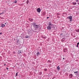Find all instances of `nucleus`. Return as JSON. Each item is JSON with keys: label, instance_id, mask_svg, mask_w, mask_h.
I'll use <instances>...</instances> for the list:
<instances>
[{"label": "nucleus", "instance_id": "bb28decb", "mask_svg": "<svg viewBox=\"0 0 79 79\" xmlns=\"http://www.w3.org/2000/svg\"><path fill=\"white\" fill-rule=\"evenodd\" d=\"M77 4L78 5H79V3H78Z\"/></svg>", "mask_w": 79, "mask_h": 79}, {"label": "nucleus", "instance_id": "b1692460", "mask_svg": "<svg viewBox=\"0 0 79 79\" xmlns=\"http://www.w3.org/2000/svg\"><path fill=\"white\" fill-rule=\"evenodd\" d=\"M63 60H64V58H63Z\"/></svg>", "mask_w": 79, "mask_h": 79}, {"label": "nucleus", "instance_id": "a878e982", "mask_svg": "<svg viewBox=\"0 0 79 79\" xmlns=\"http://www.w3.org/2000/svg\"><path fill=\"white\" fill-rule=\"evenodd\" d=\"M6 69L7 70L8 69V68H7Z\"/></svg>", "mask_w": 79, "mask_h": 79}, {"label": "nucleus", "instance_id": "9d476101", "mask_svg": "<svg viewBox=\"0 0 79 79\" xmlns=\"http://www.w3.org/2000/svg\"><path fill=\"white\" fill-rule=\"evenodd\" d=\"M79 45V42H78V43H77V45L76 46L77 47H79V46H78Z\"/></svg>", "mask_w": 79, "mask_h": 79}, {"label": "nucleus", "instance_id": "f8f14e48", "mask_svg": "<svg viewBox=\"0 0 79 79\" xmlns=\"http://www.w3.org/2000/svg\"><path fill=\"white\" fill-rule=\"evenodd\" d=\"M73 5H76L77 3H76V2H74V3L73 2Z\"/></svg>", "mask_w": 79, "mask_h": 79}, {"label": "nucleus", "instance_id": "cd10ccee", "mask_svg": "<svg viewBox=\"0 0 79 79\" xmlns=\"http://www.w3.org/2000/svg\"><path fill=\"white\" fill-rule=\"evenodd\" d=\"M0 15H1V14L0 13Z\"/></svg>", "mask_w": 79, "mask_h": 79}, {"label": "nucleus", "instance_id": "a211bd4d", "mask_svg": "<svg viewBox=\"0 0 79 79\" xmlns=\"http://www.w3.org/2000/svg\"><path fill=\"white\" fill-rule=\"evenodd\" d=\"M28 37H29V36H26L25 37V38H28Z\"/></svg>", "mask_w": 79, "mask_h": 79}, {"label": "nucleus", "instance_id": "4468645a", "mask_svg": "<svg viewBox=\"0 0 79 79\" xmlns=\"http://www.w3.org/2000/svg\"><path fill=\"white\" fill-rule=\"evenodd\" d=\"M18 72L17 73H16V75H15V76H18Z\"/></svg>", "mask_w": 79, "mask_h": 79}, {"label": "nucleus", "instance_id": "f257e3e1", "mask_svg": "<svg viewBox=\"0 0 79 79\" xmlns=\"http://www.w3.org/2000/svg\"><path fill=\"white\" fill-rule=\"evenodd\" d=\"M33 26L35 29H38L40 27V25H37L35 23H34L33 24Z\"/></svg>", "mask_w": 79, "mask_h": 79}, {"label": "nucleus", "instance_id": "f3484780", "mask_svg": "<svg viewBox=\"0 0 79 79\" xmlns=\"http://www.w3.org/2000/svg\"><path fill=\"white\" fill-rule=\"evenodd\" d=\"M78 73V71H76V72H74V73L75 74H76V73Z\"/></svg>", "mask_w": 79, "mask_h": 79}, {"label": "nucleus", "instance_id": "ddd939ff", "mask_svg": "<svg viewBox=\"0 0 79 79\" xmlns=\"http://www.w3.org/2000/svg\"><path fill=\"white\" fill-rule=\"evenodd\" d=\"M44 71H47V69H44Z\"/></svg>", "mask_w": 79, "mask_h": 79}, {"label": "nucleus", "instance_id": "7ed1b4c3", "mask_svg": "<svg viewBox=\"0 0 79 79\" xmlns=\"http://www.w3.org/2000/svg\"><path fill=\"white\" fill-rule=\"evenodd\" d=\"M67 19H69L70 21H72V19L73 18V17L72 16H70L67 18Z\"/></svg>", "mask_w": 79, "mask_h": 79}, {"label": "nucleus", "instance_id": "423d86ee", "mask_svg": "<svg viewBox=\"0 0 79 79\" xmlns=\"http://www.w3.org/2000/svg\"><path fill=\"white\" fill-rule=\"evenodd\" d=\"M29 20H30V21L31 22H32V21H33V19L30 18L29 19Z\"/></svg>", "mask_w": 79, "mask_h": 79}, {"label": "nucleus", "instance_id": "4be33fe9", "mask_svg": "<svg viewBox=\"0 0 79 79\" xmlns=\"http://www.w3.org/2000/svg\"><path fill=\"white\" fill-rule=\"evenodd\" d=\"M44 15H45V13L44 12Z\"/></svg>", "mask_w": 79, "mask_h": 79}, {"label": "nucleus", "instance_id": "dca6fc26", "mask_svg": "<svg viewBox=\"0 0 79 79\" xmlns=\"http://www.w3.org/2000/svg\"><path fill=\"white\" fill-rule=\"evenodd\" d=\"M29 3V0H27V4H28Z\"/></svg>", "mask_w": 79, "mask_h": 79}, {"label": "nucleus", "instance_id": "f03ea898", "mask_svg": "<svg viewBox=\"0 0 79 79\" xmlns=\"http://www.w3.org/2000/svg\"><path fill=\"white\" fill-rule=\"evenodd\" d=\"M52 26H53V24H52L51 23H49V25L47 27V29L49 30L51 29V28H52Z\"/></svg>", "mask_w": 79, "mask_h": 79}, {"label": "nucleus", "instance_id": "c85d7f7f", "mask_svg": "<svg viewBox=\"0 0 79 79\" xmlns=\"http://www.w3.org/2000/svg\"><path fill=\"white\" fill-rule=\"evenodd\" d=\"M5 24H6V23H5Z\"/></svg>", "mask_w": 79, "mask_h": 79}, {"label": "nucleus", "instance_id": "5701e85b", "mask_svg": "<svg viewBox=\"0 0 79 79\" xmlns=\"http://www.w3.org/2000/svg\"><path fill=\"white\" fill-rule=\"evenodd\" d=\"M48 18H49V17H47V19H48Z\"/></svg>", "mask_w": 79, "mask_h": 79}, {"label": "nucleus", "instance_id": "6e6552de", "mask_svg": "<svg viewBox=\"0 0 79 79\" xmlns=\"http://www.w3.org/2000/svg\"><path fill=\"white\" fill-rule=\"evenodd\" d=\"M62 35H63V36H62V37H65V35H66V34H64L63 33H62Z\"/></svg>", "mask_w": 79, "mask_h": 79}, {"label": "nucleus", "instance_id": "aec40b11", "mask_svg": "<svg viewBox=\"0 0 79 79\" xmlns=\"http://www.w3.org/2000/svg\"><path fill=\"white\" fill-rule=\"evenodd\" d=\"M76 31H77V32H79V30H76Z\"/></svg>", "mask_w": 79, "mask_h": 79}, {"label": "nucleus", "instance_id": "0eeeda50", "mask_svg": "<svg viewBox=\"0 0 79 79\" xmlns=\"http://www.w3.org/2000/svg\"><path fill=\"white\" fill-rule=\"evenodd\" d=\"M69 76H70V77L71 78H72V77H73V74H71L69 75Z\"/></svg>", "mask_w": 79, "mask_h": 79}, {"label": "nucleus", "instance_id": "393cba45", "mask_svg": "<svg viewBox=\"0 0 79 79\" xmlns=\"http://www.w3.org/2000/svg\"><path fill=\"white\" fill-rule=\"evenodd\" d=\"M4 66H6V64H4Z\"/></svg>", "mask_w": 79, "mask_h": 79}, {"label": "nucleus", "instance_id": "1a4fd4ad", "mask_svg": "<svg viewBox=\"0 0 79 79\" xmlns=\"http://www.w3.org/2000/svg\"><path fill=\"white\" fill-rule=\"evenodd\" d=\"M39 55H40V53H39V52H37V56H39Z\"/></svg>", "mask_w": 79, "mask_h": 79}, {"label": "nucleus", "instance_id": "9b49d317", "mask_svg": "<svg viewBox=\"0 0 79 79\" xmlns=\"http://www.w3.org/2000/svg\"><path fill=\"white\" fill-rule=\"evenodd\" d=\"M57 69H58V70H60V67L59 66H57Z\"/></svg>", "mask_w": 79, "mask_h": 79}, {"label": "nucleus", "instance_id": "20e7f679", "mask_svg": "<svg viewBox=\"0 0 79 79\" xmlns=\"http://www.w3.org/2000/svg\"><path fill=\"white\" fill-rule=\"evenodd\" d=\"M37 11H38V13H40V11H41V10H40V8H38L37 9Z\"/></svg>", "mask_w": 79, "mask_h": 79}, {"label": "nucleus", "instance_id": "39448f33", "mask_svg": "<svg viewBox=\"0 0 79 79\" xmlns=\"http://www.w3.org/2000/svg\"><path fill=\"white\" fill-rule=\"evenodd\" d=\"M1 27H5V25L4 24H2L1 25Z\"/></svg>", "mask_w": 79, "mask_h": 79}, {"label": "nucleus", "instance_id": "412c9836", "mask_svg": "<svg viewBox=\"0 0 79 79\" xmlns=\"http://www.w3.org/2000/svg\"><path fill=\"white\" fill-rule=\"evenodd\" d=\"M2 34V32H1L0 33V35H1Z\"/></svg>", "mask_w": 79, "mask_h": 79}, {"label": "nucleus", "instance_id": "2eb2a0df", "mask_svg": "<svg viewBox=\"0 0 79 79\" xmlns=\"http://www.w3.org/2000/svg\"><path fill=\"white\" fill-rule=\"evenodd\" d=\"M15 3H17V0H15Z\"/></svg>", "mask_w": 79, "mask_h": 79}, {"label": "nucleus", "instance_id": "6ab92c4d", "mask_svg": "<svg viewBox=\"0 0 79 79\" xmlns=\"http://www.w3.org/2000/svg\"><path fill=\"white\" fill-rule=\"evenodd\" d=\"M48 62H49V63H51V61L50 60H48Z\"/></svg>", "mask_w": 79, "mask_h": 79}]
</instances>
